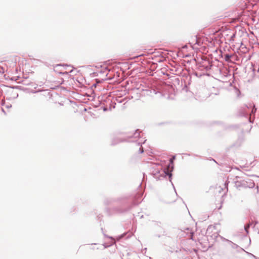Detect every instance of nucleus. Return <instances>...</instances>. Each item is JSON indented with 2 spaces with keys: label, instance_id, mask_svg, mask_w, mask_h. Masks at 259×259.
I'll use <instances>...</instances> for the list:
<instances>
[{
  "label": "nucleus",
  "instance_id": "a878e982",
  "mask_svg": "<svg viewBox=\"0 0 259 259\" xmlns=\"http://www.w3.org/2000/svg\"><path fill=\"white\" fill-rule=\"evenodd\" d=\"M193 75H194L195 76H197V77H200V76H201V74H199L198 72H194L193 73Z\"/></svg>",
  "mask_w": 259,
  "mask_h": 259
},
{
  "label": "nucleus",
  "instance_id": "6e6552de",
  "mask_svg": "<svg viewBox=\"0 0 259 259\" xmlns=\"http://www.w3.org/2000/svg\"><path fill=\"white\" fill-rule=\"evenodd\" d=\"M140 131L139 130L137 129L134 131V133L130 134L127 137L128 138H139L140 136Z\"/></svg>",
  "mask_w": 259,
  "mask_h": 259
},
{
  "label": "nucleus",
  "instance_id": "a18cd8bd",
  "mask_svg": "<svg viewBox=\"0 0 259 259\" xmlns=\"http://www.w3.org/2000/svg\"><path fill=\"white\" fill-rule=\"evenodd\" d=\"M93 86L96 87V84H95H95H94L93 85Z\"/></svg>",
  "mask_w": 259,
  "mask_h": 259
},
{
  "label": "nucleus",
  "instance_id": "1a4fd4ad",
  "mask_svg": "<svg viewBox=\"0 0 259 259\" xmlns=\"http://www.w3.org/2000/svg\"><path fill=\"white\" fill-rule=\"evenodd\" d=\"M246 188H253L255 186L253 181L247 178H246Z\"/></svg>",
  "mask_w": 259,
  "mask_h": 259
},
{
  "label": "nucleus",
  "instance_id": "79ce46f5",
  "mask_svg": "<svg viewBox=\"0 0 259 259\" xmlns=\"http://www.w3.org/2000/svg\"><path fill=\"white\" fill-rule=\"evenodd\" d=\"M185 155H188V156H190V155L189 154H188V153H185Z\"/></svg>",
  "mask_w": 259,
  "mask_h": 259
},
{
  "label": "nucleus",
  "instance_id": "f257e3e1",
  "mask_svg": "<svg viewBox=\"0 0 259 259\" xmlns=\"http://www.w3.org/2000/svg\"><path fill=\"white\" fill-rule=\"evenodd\" d=\"M143 191L140 189L138 191L126 194L116 198H106L104 200L105 205H110L114 202L120 203L118 206H115L112 208H106V211L108 214L111 215V211L116 213H125L130 211L134 206H136L141 201L139 200L142 197Z\"/></svg>",
  "mask_w": 259,
  "mask_h": 259
},
{
  "label": "nucleus",
  "instance_id": "f8f14e48",
  "mask_svg": "<svg viewBox=\"0 0 259 259\" xmlns=\"http://www.w3.org/2000/svg\"><path fill=\"white\" fill-rule=\"evenodd\" d=\"M222 239H223V240H224L225 241H226V242H227L229 243L230 244V245H231V246L232 247V248L236 249V248H238V247H239V246L237 244H235V243H233V242H232L231 241H230V240H228V239H226V238H223V237H222Z\"/></svg>",
  "mask_w": 259,
  "mask_h": 259
},
{
  "label": "nucleus",
  "instance_id": "e433bc0d",
  "mask_svg": "<svg viewBox=\"0 0 259 259\" xmlns=\"http://www.w3.org/2000/svg\"><path fill=\"white\" fill-rule=\"evenodd\" d=\"M104 236H106L107 237L111 238V237H109V236H108L106 235V234H104Z\"/></svg>",
  "mask_w": 259,
  "mask_h": 259
},
{
  "label": "nucleus",
  "instance_id": "f3484780",
  "mask_svg": "<svg viewBox=\"0 0 259 259\" xmlns=\"http://www.w3.org/2000/svg\"><path fill=\"white\" fill-rule=\"evenodd\" d=\"M232 58V55L230 54H226L224 55V58L226 61H229Z\"/></svg>",
  "mask_w": 259,
  "mask_h": 259
},
{
  "label": "nucleus",
  "instance_id": "37998d69",
  "mask_svg": "<svg viewBox=\"0 0 259 259\" xmlns=\"http://www.w3.org/2000/svg\"><path fill=\"white\" fill-rule=\"evenodd\" d=\"M212 160L214 161L215 162L217 163V161L214 159L212 158Z\"/></svg>",
  "mask_w": 259,
  "mask_h": 259
},
{
  "label": "nucleus",
  "instance_id": "4468645a",
  "mask_svg": "<svg viewBox=\"0 0 259 259\" xmlns=\"http://www.w3.org/2000/svg\"><path fill=\"white\" fill-rule=\"evenodd\" d=\"M221 73L225 77H228L231 76L230 70H228L227 69H222L220 70Z\"/></svg>",
  "mask_w": 259,
  "mask_h": 259
},
{
  "label": "nucleus",
  "instance_id": "39448f33",
  "mask_svg": "<svg viewBox=\"0 0 259 259\" xmlns=\"http://www.w3.org/2000/svg\"><path fill=\"white\" fill-rule=\"evenodd\" d=\"M176 155H172L169 160V163L168 164V168H167L169 171H167L166 173L164 171H163V174L167 175V177L168 178L169 181H171V179L172 178V171L174 169V161L176 159Z\"/></svg>",
  "mask_w": 259,
  "mask_h": 259
},
{
  "label": "nucleus",
  "instance_id": "c03bdc74",
  "mask_svg": "<svg viewBox=\"0 0 259 259\" xmlns=\"http://www.w3.org/2000/svg\"><path fill=\"white\" fill-rule=\"evenodd\" d=\"M138 145H141V143H140V142H139V143H138Z\"/></svg>",
  "mask_w": 259,
  "mask_h": 259
},
{
  "label": "nucleus",
  "instance_id": "5701e85b",
  "mask_svg": "<svg viewBox=\"0 0 259 259\" xmlns=\"http://www.w3.org/2000/svg\"><path fill=\"white\" fill-rule=\"evenodd\" d=\"M183 90L185 91L186 92H188L189 91V88L188 87V84H187L185 82L184 87L183 88Z\"/></svg>",
  "mask_w": 259,
  "mask_h": 259
},
{
  "label": "nucleus",
  "instance_id": "b1692460",
  "mask_svg": "<svg viewBox=\"0 0 259 259\" xmlns=\"http://www.w3.org/2000/svg\"><path fill=\"white\" fill-rule=\"evenodd\" d=\"M235 36H236V32H234L231 36L230 40V41H234V38L235 37Z\"/></svg>",
  "mask_w": 259,
  "mask_h": 259
},
{
  "label": "nucleus",
  "instance_id": "7c9ffc66",
  "mask_svg": "<svg viewBox=\"0 0 259 259\" xmlns=\"http://www.w3.org/2000/svg\"><path fill=\"white\" fill-rule=\"evenodd\" d=\"M18 97V93H15V94H14L13 98L15 99L17 98Z\"/></svg>",
  "mask_w": 259,
  "mask_h": 259
},
{
  "label": "nucleus",
  "instance_id": "cd10ccee",
  "mask_svg": "<svg viewBox=\"0 0 259 259\" xmlns=\"http://www.w3.org/2000/svg\"><path fill=\"white\" fill-rule=\"evenodd\" d=\"M5 72V69L3 67L0 66V73H4Z\"/></svg>",
  "mask_w": 259,
  "mask_h": 259
},
{
  "label": "nucleus",
  "instance_id": "473e14b6",
  "mask_svg": "<svg viewBox=\"0 0 259 259\" xmlns=\"http://www.w3.org/2000/svg\"><path fill=\"white\" fill-rule=\"evenodd\" d=\"M6 107L7 108H8V109L10 108H11V107H12V105H11V104H8V105H6Z\"/></svg>",
  "mask_w": 259,
  "mask_h": 259
},
{
  "label": "nucleus",
  "instance_id": "4c0bfd02",
  "mask_svg": "<svg viewBox=\"0 0 259 259\" xmlns=\"http://www.w3.org/2000/svg\"><path fill=\"white\" fill-rule=\"evenodd\" d=\"M73 69H72V70H71L69 71V72H70V73H72V72H73Z\"/></svg>",
  "mask_w": 259,
  "mask_h": 259
},
{
  "label": "nucleus",
  "instance_id": "c756f323",
  "mask_svg": "<svg viewBox=\"0 0 259 259\" xmlns=\"http://www.w3.org/2000/svg\"><path fill=\"white\" fill-rule=\"evenodd\" d=\"M169 182L171 183V185H172V187H173V188H174V190H175V192H176V194L177 195V192H176V190L175 187V186H174V185L173 183L172 182V181H169Z\"/></svg>",
  "mask_w": 259,
  "mask_h": 259
},
{
  "label": "nucleus",
  "instance_id": "49530a36",
  "mask_svg": "<svg viewBox=\"0 0 259 259\" xmlns=\"http://www.w3.org/2000/svg\"><path fill=\"white\" fill-rule=\"evenodd\" d=\"M146 140H145L143 142V144H144L145 142H146Z\"/></svg>",
  "mask_w": 259,
  "mask_h": 259
},
{
  "label": "nucleus",
  "instance_id": "f03ea898",
  "mask_svg": "<svg viewBox=\"0 0 259 259\" xmlns=\"http://www.w3.org/2000/svg\"><path fill=\"white\" fill-rule=\"evenodd\" d=\"M152 170L150 174L156 180H160L167 176L166 174H163V171L167 173L169 170L167 168H163V167L157 163H152L150 165Z\"/></svg>",
  "mask_w": 259,
  "mask_h": 259
},
{
  "label": "nucleus",
  "instance_id": "6ab92c4d",
  "mask_svg": "<svg viewBox=\"0 0 259 259\" xmlns=\"http://www.w3.org/2000/svg\"><path fill=\"white\" fill-rule=\"evenodd\" d=\"M243 239L244 240H246L247 241H248V245H250V243H251V240H250V238H248L247 237V235H243Z\"/></svg>",
  "mask_w": 259,
  "mask_h": 259
},
{
  "label": "nucleus",
  "instance_id": "c9c22d12",
  "mask_svg": "<svg viewBox=\"0 0 259 259\" xmlns=\"http://www.w3.org/2000/svg\"><path fill=\"white\" fill-rule=\"evenodd\" d=\"M11 88L12 89H17L18 88V87L16 86V87H11Z\"/></svg>",
  "mask_w": 259,
  "mask_h": 259
},
{
  "label": "nucleus",
  "instance_id": "ea45409f",
  "mask_svg": "<svg viewBox=\"0 0 259 259\" xmlns=\"http://www.w3.org/2000/svg\"><path fill=\"white\" fill-rule=\"evenodd\" d=\"M182 249H183V250H185V249H184V248H182V249H180V251H181V250H182Z\"/></svg>",
  "mask_w": 259,
  "mask_h": 259
},
{
  "label": "nucleus",
  "instance_id": "2eb2a0df",
  "mask_svg": "<svg viewBox=\"0 0 259 259\" xmlns=\"http://www.w3.org/2000/svg\"><path fill=\"white\" fill-rule=\"evenodd\" d=\"M212 66V65L211 63L208 62V65H202V67H203L205 69V70L208 71L211 69Z\"/></svg>",
  "mask_w": 259,
  "mask_h": 259
},
{
  "label": "nucleus",
  "instance_id": "a19ab883",
  "mask_svg": "<svg viewBox=\"0 0 259 259\" xmlns=\"http://www.w3.org/2000/svg\"><path fill=\"white\" fill-rule=\"evenodd\" d=\"M249 253V254H250V255H252L253 257H255V255H254L252 254L251 253Z\"/></svg>",
  "mask_w": 259,
  "mask_h": 259
},
{
  "label": "nucleus",
  "instance_id": "8fccbe9b",
  "mask_svg": "<svg viewBox=\"0 0 259 259\" xmlns=\"http://www.w3.org/2000/svg\"><path fill=\"white\" fill-rule=\"evenodd\" d=\"M241 248V249L242 250L244 251V250L243 248Z\"/></svg>",
  "mask_w": 259,
  "mask_h": 259
},
{
  "label": "nucleus",
  "instance_id": "ddd939ff",
  "mask_svg": "<svg viewBox=\"0 0 259 259\" xmlns=\"http://www.w3.org/2000/svg\"><path fill=\"white\" fill-rule=\"evenodd\" d=\"M110 70L107 67H105L104 68L101 69L99 72L101 74H105V76H107L109 73Z\"/></svg>",
  "mask_w": 259,
  "mask_h": 259
},
{
  "label": "nucleus",
  "instance_id": "2f4dec72",
  "mask_svg": "<svg viewBox=\"0 0 259 259\" xmlns=\"http://www.w3.org/2000/svg\"><path fill=\"white\" fill-rule=\"evenodd\" d=\"M147 248H144V249H142L141 252L143 254H145L146 252Z\"/></svg>",
  "mask_w": 259,
  "mask_h": 259
},
{
  "label": "nucleus",
  "instance_id": "09e8293b",
  "mask_svg": "<svg viewBox=\"0 0 259 259\" xmlns=\"http://www.w3.org/2000/svg\"><path fill=\"white\" fill-rule=\"evenodd\" d=\"M141 184H140L139 185V187H141Z\"/></svg>",
  "mask_w": 259,
  "mask_h": 259
},
{
  "label": "nucleus",
  "instance_id": "603ef678",
  "mask_svg": "<svg viewBox=\"0 0 259 259\" xmlns=\"http://www.w3.org/2000/svg\"><path fill=\"white\" fill-rule=\"evenodd\" d=\"M4 103H2V105H4Z\"/></svg>",
  "mask_w": 259,
  "mask_h": 259
},
{
  "label": "nucleus",
  "instance_id": "20e7f679",
  "mask_svg": "<svg viewBox=\"0 0 259 259\" xmlns=\"http://www.w3.org/2000/svg\"><path fill=\"white\" fill-rule=\"evenodd\" d=\"M143 91L146 92V95L152 96L153 95H159L160 97L164 96V94L161 89L148 87L146 89H142Z\"/></svg>",
  "mask_w": 259,
  "mask_h": 259
},
{
  "label": "nucleus",
  "instance_id": "412c9836",
  "mask_svg": "<svg viewBox=\"0 0 259 259\" xmlns=\"http://www.w3.org/2000/svg\"><path fill=\"white\" fill-rule=\"evenodd\" d=\"M253 72L254 76H256L257 77H259V75L257 74V73H259V67L258 68L257 71H256L254 69H253Z\"/></svg>",
  "mask_w": 259,
  "mask_h": 259
},
{
  "label": "nucleus",
  "instance_id": "423d86ee",
  "mask_svg": "<svg viewBox=\"0 0 259 259\" xmlns=\"http://www.w3.org/2000/svg\"><path fill=\"white\" fill-rule=\"evenodd\" d=\"M235 187L239 190L241 188H246V179H242V177L236 176L234 179Z\"/></svg>",
  "mask_w": 259,
  "mask_h": 259
},
{
  "label": "nucleus",
  "instance_id": "58836bf2",
  "mask_svg": "<svg viewBox=\"0 0 259 259\" xmlns=\"http://www.w3.org/2000/svg\"><path fill=\"white\" fill-rule=\"evenodd\" d=\"M2 111L4 113H6L4 109L3 108H2Z\"/></svg>",
  "mask_w": 259,
  "mask_h": 259
},
{
  "label": "nucleus",
  "instance_id": "9d476101",
  "mask_svg": "<svg viewBox=\"0 0 259 259\" xmlns=\"http://www.w3.org/2000/svg\"><path fill=\"white\" fill-rule=\"evenodd\" d=\"M126 140L125 139L120 138H117L114 139L111 143L112 145H116L119 143L126 141Z\"/></svg>",
  "mask_w": 259,
  "mask_h": 259
},
{
  "label": "nucleus",
  "instance_id": "7ed1b4c3",
  "mask_svg": "<svg viewBox=\"0 0 259 259\" xmlns=\"http://www.w3.org/2000/svg\"><path fill=\"white\" fill-rule=\"evenodd\" d=\"M256 111V108L253 104H249L248 105H244L240 111V115L242 116L250 117L248 118V121L250 123H253L254 118H251L252 115H254Z\"/></svg>",
  "mask_w": 259,
  "mask_h": 259
},
{
  "label": "nucleus",
  "instance_id": "4be33fe9",
  "mask_svg": "<svg viewBox=\"0 0 259 259\" xmlns=\"http://www.w3.org/2000/svg\"><path fill=\"white\" fill-rule=\"evenodd\" d=\"M27 77H25V79H24V80H23L22 81V84H23L24 85H29V84H30V82H28L27 81V80H26V79H27Z\"/></svg>",
  "mask_w": 259,
  "mask_h": 259
},
{
  "label": "nucleus",
  "instance_id": "9b49d317",
  "mask_svg": "<svg viewBox=\"0 0 259 259\" xmlns=\"http://www.w3.org/2000/svg\"><path fill=\"white\" fill-rule=\"evenodd\" d=\"M244 141V138L242 136L239 137L236 142L234 144L233 146L235 147H239L241 145Z\"/></svg>",
  "mask_w": 259,
  "mask_h": 259
},
{
  "label": "nucleus",
  "instance_id": "dca6fc26",
  "mask_svg": "<svg viewBox=\"0 0 259 259\" xmlns=\"http://www.w3.org/2000/svg\"><path fill=\"white\" fill-rule=\"evenodd\" d=\"M108 103H109V110H112V108H115V105H116V103H112L111 101H110V100H108Z\"/></svg>",
  "mask_w": 259,
  "mask_h": 259
},
{
  "label": "nucleus",
  "instance_id": "de8ad7c7",
  "mask_svg": "<svg viewBox=\"0 0 259 259\" xmlns=\"http://www.w3.org/2000/svg\"><path fill=\"white\" fill-rule=\"evenodd\" d=\"M157 237L159 238L160 237V235H157Z\"/></svg>",
  "mask_w": 259,
  "mask_h": 259
},
{
  "label": "nucleus",
  "instance_id": "72a5a7b5",
  "mask_svg": "<svg viewBox=\"0 0 259 259\" xmlns=\"http://www.w3.org/2000/svg\"><path fill=\"white\" fill-rule=\"evenodd\" d=\"M60 73L62 74H68V72L65 71V72H60Z\"/></svg>",
  "mask_w": 259,
  "mask_h": 259
},
{
  "label": "nucleus",
  "instance_id": "aec40b11",
  "mask_svg": "<svg viewBox=\"0 0 259 259\" xmlns=\"http://www.w3.org/2000/svg\"><path fill=\"white\" fill-rule=\"evenodd\" d=\"M250 228V225H244V229L246 234H248L249 233V229Z\"/></svg>",
  "mask_w": 259,
  "mask_h": 259
},
{
  "label": "nucleus",
  "instance_id": "f704fd0d",
  "mask_svg": "<svg viewBox=\"0 0 259 259\" xmlns=\"http://www.w3.org/2000/svg\"><path fill=\"white\" fill-rule=\"evenodd\" d=\"M191 79V77H190L189 79V81H188V85H189L190 84Z\"/></svg>",
  "mask_w": 259,
  "mask_h": 259
},
{
  "label": "nucleus",
  "instance_id": "bb28decb",
  "mask_svg": "<svg viewBox=\"0 0 259 259\" xmlns=\"http://www.w3.org/2000/svg\"><path fill=\"white\" fill-rule=\"evenodd\" d=\"M144 150L143 148L141 147L139 149V153L140 154H142V153H144Z\"/></svg>",
  "mask_w": 259,
  "mask_h": 259
},
{
  "label": "nucleus",
  "instance_id": "a211bd4d",
  "mask_svg": "<svg viewBox=\"0 0 259 259\" xmlns=\"http://www.w3.org/2000/svg\"><path fill=\"white\" fill-rule=\"evenodd\" d=\"M234 92H235V93L236 95V96L237 97H239L240 96V94H241L240 91L238 88H237L236 87H235L234 88Z\"/></svg>",
  "mask_w": 259,
  "mask_h": 259
},
{
  "label": "nucleus",
  "instance_id": "864d4df0",
  "mask_svg": "<svg viewBox=\"0 0 259 259\" xmlns=\"http://www.w3.org/2000/svg\"><path fill=\"white\" fill-rule=\"evenodd\" d=\"M149 258H150V259H153V258H152L151 257H149Z\"/></svg>",
  "mask_w": 259,
  "mask_h": 259
},
{
  "label": "nucleus",
  "instance_id": "393cba45",
  "mask_svg": "<svg viewBox=\"0 0 259 259\" xmlns=\"http://www.w3.org/2000/svg\"><path fill=\"white\" fill-rule=\"evenodd\" d=\"M101 108L103 109L104 111H108L109 110V109L107 107V105H106V106L104 105V106L101 107Z\"/></svg>",
  "mask_w": 259,
  "mask_h": 259
},
{
  "label": "nucleus",
  "instance_id": "c85d7f7f",
  "mask_svg": "<svg viewBox=\"0 0 259 259\" xmlns=\"http://www.w3.org/2000/svg\"><path fill=\"white\" fill-rule=\"evenodd\" d=\"M57 66H66V67H71V65H68L67 64H57Z\"/></svg>",
  "mask_w": 259,
  "mask_h": 259
},
{
  "label": "nucleus",
  "instance_id": "3c124183",
  "mask_svg": "<svg viewBox=\"0 0 259 259\" xmlns=\"http://www.w3.org/2000/svg\"><path fill=\"white\" fill-rule=\"evenodd\" d=\"M143 217V215L141 216V218H142Z\"/></svg>",
  "mask_w": 259,
  "mask_h": 259
},
{
  "label": "nucleus",
  "instance_id": "0eeeda50",
  "mask_svg": "<svg viewBox=\"0 0 259 259\" xmlns=\"http://www.w3.org/2000/svg\"><path fill=\"white\" fill-rule=\"evenodd\" d=\"M109 246V245H106L105 244L92 243L90 244V249L92 250L104 249Z\"/></svg>",
  "mask_w": 259,
  "mask_h": 259
}]
</instances>
